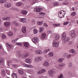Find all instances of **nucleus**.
I'll use <instances>...</instances> for the list:
<instances>
[{
    "label": "nucleus",
    "instance_id": "f257e3e1",
    "mask_svg": "<svg viewBox=\"0 0 78 78\" xmlns=\"http://www.w3.org/2000/svg\"><path fill=\"white\" fill-rule=\"evenodd\" d=\"M17 55L20 58L21 56H22V58L23 59H25L28 56V54H20V51H17Z\"/></svg>",
    "mask_w": 78,
    "mask_h": 78
},
{
    "label": "nucleus",
    "instance_id": "f03ea898",
    "mask_svg": "<svg viewBox=\"0 0 78 78\" xmlns=\"http://www.w3.org/2000/svg\"><path fill=\"white\" fill-rule=\"evenodd\" d=\"M66 11L64 10L60 11L58 13V17L59 18H61L64 17Z\"/></svg>",
    "mask_w": 78,
    "mask_h": 78
},
{
    "label": "nucleus",
    "instance_id": "7ed1b4c3",
    "mask_svg": "<svg viewBox=\"0 0 78 78\" xmlns=\"http://www.w3.org/2000/svg\"><path fill=\"white\" fill-rule=\"evenodd\" d=\"M39 38L37 37H35L32 39V41L34 44H37L38 42Z\"/></svg>",
    "mask_w": 78,
    "mask_h": 78
},
{
    "label": "nucleus",
    "instance_id": "20e7f679",
    "mask_svg": "<svg viewBox=\"0 0 78 78\" xmlns=\"http://www.w3.org/2000/svg\"><path fill=\"white\" fill-rule=\"evenodd\" d=\"M70 34L72 38H73V37H75V32L74 30H71L70 32Z\"/></svg>",
    "mask_w": 78,
    "mask_h": 78
},
{
    "label": "nucleus",
    "instance_id": "39448f33",
    "mask_svg": "<svg viewBox=\"0 0 78 78\" xmlns=\"http://www.w3.org/2000/svg\"><path fill=\"white\" fill-rule=\"evenodd\" d=\"M46 71V70H45V69H42L38 71L37 73L39 75H41V74H42V73H44V72H45Z\"/></svg>",
    "mask_w": 78,
    "mask_h": 78
},
{
    "label": "nucleus",
    "instance_id": "423d86ee",
    "mask_svg": "<svg viewBox=\"0 0 78 78\" xmlns=\"http://www.w3.org/2000/svg\"><path fill=\"white\" fill-rule=\"evenodd\" d=\"M46 71V70H45V69H42L38 71L37 73L39 75H41V74H42V73H44V72H45Z\"/></svg>",
    "mask_w": 78,
    "mask_h": 78
},
{
    "label": "nucleus",
    "instance_id": "0eeeda50",
    "mask_svg": "<svg viewBox=\"0 0 78 78\" xmlns=\"http://www.w3.org/2000/svg\"><path fill=\"white\" fill-rule=\"evenodd\" d=\"M54 72H55L54 69H52L50 71H49V75H50L51 76H53V73Z\"/></svg>",
    "mask_w": 78,
    "mask_h": 78
},
{
    "label": "nucleus",
    "instance_id": "6e6552de",
    "mask_svg": "<svg viewBox=\"0 0 78 78\" xmlns=\"http://www.w3.org/2000/svg\"><path fill=\"white\" fill-rule=\"evenodd\" d=\"M59 45V44L56 42V40H54L53 41V46L54 47H57Z\"/></svg>",
    "mask_w": 78,
    "mask_h": 78
},
{
    "label": "nucleus",
    "instance_id": "1a4fd4ad",
    "mask_svg": "<svg viewBox=\"0 0 78 78\" xmlns=\"http://www.w3.org/2000/svg\"><path fill=\"white\" fill-rule=\"evenodd\" d=\"M4 24L5 26V27H8L10 26V25H11L10 22L9 21L4 22Z\"/></svg>",
    "mask_w": 78,
    "mask_h": 78
},
{
    "label": "nucleus",
    "instance_id": "9d476101",
    "mask_svg": "<svg viewBox=\"0 0 78 78\" xmlns=\"http://www.w3.org/2000/svg\"><path fill=\"white\" fill-rule=\"evenodd\" d=\"M67 34L66 32L63 33L62 34V40H64L66 37V36Z\"/></svg>",
    "mask_w": 78,
    "mask_h": 78
},
{
    "label": "nucleus",
    "instance_id": "9b49d317",
    "mask_svg": "<svg viewBox=\"0 0 78 78\" xmlns=\"http://www.w3.org/2000/svg\"><path fill=\"white\" fill-rule=\"evenodd\" d=\"M70 39L69 37H67L66 38L65 37L63 40H62V41H63V43H64V44H66L67 42L69 41Z\"/></svg>",
    "mask_w": 78,
    "mask_h": 78
},
{
    "label": "nucleus",
    "instance_id": "f8f14e48",
    "mask_svg": "<svg viewBox=\"0 0 78 78\" xmlns=\"http://www.w3.org/2000/svg\"><path fill=\"white\" fill-rule=\"evenodd\" d=\"M42 9V8H36L34 9V11L36 12H41Z\"/></svg>",
    "mask_w": 78,
    "mask_h": 78
},
{
    "label": "nucleus",
    "instance_id": "ddd939ff",
    "mask_svg": "<svg viewBox=\"0 0 78 78\" xmlns=\"http://www.w3.org/2000/svg\"><path fill=\"white\" fill-rule=\"evenodd\" d=\"M5 6L6 8H10L11 6V5L9 2H7L5 3Z\"/></svg>",
    "mask_w": 78,
    "mask_h": 78
},
{
    "label": "nucleus",
    "instance_id": "4468645a",
    "mask_svg": "<svg viewBox=\"0 0 78 78\" xmlns=\"http://www.w3.org/2000/svg\"><path fill=\"white\" fill-rule=\"evenodd\" d=\"M49 65V63L47 62H45L43 64V66L44 67H48Z\"/></svg>",
    "mask_w": 78,
    "mask_h": 78
},
{
    "label": "nucleus",
    "instance_id": "2eb2a0df",
    "mask_svg": "<svg viewBox=\"0 0 78 78\" xmlns=\"http://www.w3.org/2000/svg\"><path fill=\"white\" fill-rule=\"evenodd\" d=\"M27 12H27V11H26V10H23L21 11V13L23 14V15H27Z\"/></svg>",
    "mask_w": 78,
    "mask_h": 78
},
{
    "label": "nucleus",
    "instance_id": "dca6fc26",
    "mask_svg": "<svg viewBox=\"0 0 78 78\" xmlns=\"http://www.w3.org/2000/svg\"><path fill=\"white\" fill-rule=\"evenodd\" d=\"M45 37H46V34L45 33L42 34L41 35V38L42 39H45Z\"/></svg>",
    "mask_w": 78,
    "mask_h": 78
},
{
    "label": "nucleus",
    "instance_id": "f3484780",
    "mask_svg": "<svg viewBox=\"0 0 78 78\" xmlns=\"http://www.w3.org/2000/svg\"><path fill=\"white\" fill-rule=\"evenodd\" d=\"M25 61L27 63H28L29 64H31V60L30 58H27L26 59Z\"/></svg>",
    "mask_w": 78,
    "mask_h": 78
},
{
    "label": "nucleus",
    "instance_id": "a211bd4d",
    "mask_svg": "<svg viewBox=\"0 0 78 78\" xmlns=\"http://www.w3.org/2000/svg\"><path fill=\"white\" fill-rule=\"evenodd\" d=\"M23 5V3L22 2H18L16 3V5L17 6H20Z\"/></svg>",
    "mask_w": 78,
    "mask_h": 78
},
{
    "label": "nucleus",
    "instance_id": "6ab92c4d",
    "mask_svg": "<svg viewBox=\"0 0 78 78\" xmlns=\"http://www.w3.org/2000/svg\"><path fill=\"white\" fill-rule=\"evenodd\" d=\"M22 31L23 33H26V27L24 26L22 28Z\"/></svg>",
    "mask_w": 78,
    "mask_h": 78
},
{
    "label": "nucleus",
    "instance_id": "aec40b11",
    "mask_svg": "<svg viewBox=\"0 0 78 78\" xmlns=\"http://www.w3.org/2000/svg\"><path fill=\"white\" fill-rule=\"evenodd\" d=\"M42 53V51L40 50H38L35 51V53L36 54H41Z\"/></svg>",
    "mask_w": 78,
    "mask_h": 78
},
{
    "label": "nucleus",
    "instance_id": "412c9836",
    "mask_svg": "<svg viewBox=\"0 0 78 78\" xmlns=\"http://www.w3.org/2000/svg\"><path fill=\"white\" fill-rule=\"evenodd\" d=\"M23 44L25 47L27 48L29 46V43L28 42H24Z\"/></svg>",
    "mask_w": 78,
    "mask_h": 78
},
{
    "label": "nucleus",
    "instance_id": "4be33fe9",
    "mask_svg": "<svg viewBox=\"0 0 78 78\" xmlns=\"http://www.w3.org/2000/svg\"><path fill=\"white\" fill-rule=\"evenodd\" d=\"M60 36H59V35L58 34H56L55 36V40H59V37Z\"/></svg>",
    "mask_w": 78,
    "mask_h": 78
},
{
    "label": "nucleus",
    "instance_id": "5701e85b",
    "mask_svg": "<svg viewBox=\"0 0 78 78\" xmlns=\"http://www.w3.org/2000/svg\"><path fill=\"white\" fill-rule=\"evenodd\" d=\"M20 22L23 23H25L26 22V18H23L20 19Z\"/></svg>",
    "mask_w": 78,
    "mask_h": 78
},
{
    "label": "nucleus",
    "instance_id": "b1692460",
    "mask_svg": "<svg viewBox=\"0 0 78 78\" xmlns=\"http://www.w3.org/2000/svg\"><path fill=\"white\" fill-rule=\"evenodd\" d=\"M14 25L16 26V27H18V26H19V23H18L16 21H15L14 22Z\"/></svg>",
    "mask_w": 78,
    "mask_h": 78
},
{
    "label": "nucleus",
    "instance_id": "393cba45",
    "mask_svg": "<svg viewBox=\"0 0 78 78\" xmlns=\"http://www.w3.org/2000/svg\"><path fill=\"white\" fill-rule=\"evenodd\" d=\"M70 53H72L73 54H75L76 52H75V50H74L73 49H71L69 51Z\"/></svg>",
    "mask_w": 78,
    "mask_h": 78
},
{
    "label": "nucleus",
    "instance_id": "a878e982",
    "mask_svg": "<svg viewBox=\"0 0 78 78\" xmlns=\"http://www.w3.org/2000/svg\"><path fill=\"white\" fill-rule=\"evenodd\" d=\"M2 19L3 20H10V19L8 17L5 18H2Z\"/></svg>",
    "mask_w": 78,
    "mask_h": 78
},
{
    "label": "nucleus",
    "instance_id": "bb28decb",
    "mask_svg": "<svg viewBox=\"0 0 78 78\" xmlns=\"http://www.w3.org/2000/svg\"><path fill=\"white\" fill-rule=\"evenodd\" d=\"M11 63H12V62L11 61V60H9L7 62V66H8L9 67V64H10Z\"/></svg>",
    "mask_w": 78,
    "mask_h": 78
},
{
    "label": "nucleus",
    "instance_id": "cd10ccee",
    "mask_svg": "<svg viewBox=\"0 0 78 78\" xmlns=\"http://www.w3.org/2000/svg\"><path fill=\"white\" fill-rule=\"evenodd\" d=\"M48 56L49 57H53V54L52 52H50L48 54Z\"/></svg>",
    "mask_w": 78,
    "mask_h": 78
},
{
    "label": "nucleus",
    "instance_id": "c85d7f7f",
    "mask_svg": "<svg viewBox=\"0 0 78 78\" xmlns=\"http://www.w3.org/2000/svg\"><path fill=\"white\" fill-rule=\"evenodd\" d=\"M34 34H37V33H38V31L35 28L34 29Z\"/></svg>",
    "mask_w": 78,
    "mask_h": 78
},
{
    "label": "nucleus",
    "instance_id": "c756f323",
    "mask_svg": "<svg viewBox=\"0 0 78 78\" xmlns=\"http://www.w3.org/2000/svg\"><path fill=\"white\" fill-rule=\"evenodd\" d=\"M7 34H8V36H12L13 33H12V32L10 31Z\"/></svg>",
    "mask_w": 78,
    "mask_h": 78
},
{
    "label": "nucleus",
    "instance_id": "7c9ffc66",
    "mask_svg": "<svg viewBox=\"0 0 78 78\" xmlns=\"http://www.w3.org/2000/svg\"><path fill=\"white\" fill-rule=\"evenodd\" d=\"M37 2H38V0H33L32 1V3L33 5L35 3Z\"/></svg>",
    "mask_w": 78,
    "mask_h": 78
},
{
    "label": "nucleus",
    "instance_id": "2f4dec72",
    "mask_svg": "<svg viewBox=\"0 0 78 78\" xmlns=\"http://www.w3.org/2000/svg\"><path fill=\"white\" fill-rule=\"evenodd\" d=\"M18 73L20 75H23V72L22 70H18Z\"/></svg>",
    "mask_w": 78,
    "mask_h": 78
},
{
    "label": "nucleus",
    "instance_id": "473e14b6",
    "mask_svg": "<svg viewBox=\"0 0 78 78\" xmlns=\"http://www.w3.org/2000/svg\"><path fill=\"white\" fill-rule=\"evenodd\" d=\"M12 47V45L11 44V45L8 44L7 45V47L8 48H11Z\"/></svg>",
    "mask_w": 78,
    "mask_h": 78
},
{
    "label": "nucleus",
    "instance_id": "72a5a7b5",
    "mask_svg": "<svg viewBox=\"0 0 78 78\" xmlns=\"http://www.w3.org/2000/svg\"><path fill=\"white\" fill-rule=\"evenodd\" d=\"M6 2V0H0V3H3Z\"/></svg>",
    "mask_w": 78,
    "mask_h": 78
},
{
    "label": "nucleus",
    "instance_id": "f704fd0d",
    "mask_svg": "<svg viewBox=\"0 0 78 78\" xmlns=\"http://www.w3.org/2000/svg\"><path fill=\"white\" fill-rule=\"evenodd\" d=\"M2 76H5V70L4 69H3L2 70Z\"/></svg>",
    "mask_w": 78,
    "mask_h": 78
},
{
    "label": "nucleus",
    "instance_id": "c9c22d12",
    "mask_svg": "<svg viewBox=\"0 0 78 78\" xmlns=\"http://www.w3.org/2000/svg\"><path fill=\"white\" fill-rule=\"evenodd\" d=\"M40 33H42V31H43V30H44V28L40 27Z\"/></svg>",
    "mask_w": 78,
    "mask_h": 78
},
{
    "label": "nucleus",
    "instance_id": "e433bc0d",
    "mask_svg": "<svg viewBox=\"0 0 78 78\" xmlns=\"http://www.w3.org/2000/svg\"><path fill=\"white\" fill-rule=\"evenodd\" d=\"M64 59L63 58H60L58 59V62H62L63 61H64Z\"/></svg>",
    "mask_w": 78,
    "mask_h": 78
},
{
    "label": "nucleus",
    "instance_id": "4c0bfd02",
    "mask_svg": "<svg viewBox=\"0 0 78 78\" xmlns=\"http://www.w3.org/2000/svg\"><path fill=\"white\" fill-rule=\"evenodd\" d=\"M59 5L58 2H55L53 4V6H57V5Z\"/></svg>",
    "mask_w": 78,
    "mask_h": 78
},
{
    "label": "nucleus",
    "instance_id": "58836bf2",
    "mask_svg": "<svg viewBox=\"0 0 78 78\" xmlns=\"http://www.w3.org/2000/svg\"><path fill=\"white\" fill-rule=\"evenodd\" d=\"M38 25H41L43 23V22H37Z\"/></svg>",
    "mask_w": 78,
    "mask_h": 78
},
{
    "label": "nucleus",
    "instance_id": "ea45409f",
    "mask_svg": "<svg viewBox=\"0 0 78 78\" xmlns=\"http://www.w3.org/2000/svg\"><path fill=\"white\" fill-rule=\"evenodd\" d=\"M76 15V12H73L71 14V16H75Z\"/></svg>",
    "mask_w": 78,
    "mask_h": 78
},
{
    "label": "nucleus",
    "instance_id": "a19ab883",
    "mask_svg": "<svg viewBox=\"0 0 78 78\" xmlns=\"http://www.w3.org/2000/svg\"><path fill=\"white\" fill-rule=\"evenodd\" d=\"M35 61L36 62H39V58L38 57H37L35 59Z\"/></svg>",
    "mask_w": 78,
    "mask_h": 78
},
{
    "label": "nucleus",
    "instance_id": "79ce46f5",
    "mask_svg": "<svg viewBox=\"0 0 78 78\" xmlns=\"http://www.w3.org/2000/svg\"><path fill=\"white\" fill-rule=\"evenodd\" d=\"M11 76H12V77L16 76H17V74L15 73H13V74H12Z\"/></svg>",
    "mask_w": 78,
    "mask_h": 78
},
{
    "label": "nucleus",
    "instance_id": "37998d69",
    "mask_svg": "<svg viewBox=\"0 0 78 78\" xmlns=\"http://www.w3.org/2000/svg\"><path fill=\"white\" fill-rule=\"evenodd\" d=\"M60 24H53V26L54 27H57V26H59Z\"/></svg>",
    "mask_w": 78,
    "mask_h": 78
},
{
    "label": "nucleus",
    "instance_id": "c03bdc74",
    "mask_svg": "<svg viewBox=\"0 0 78 78\" xmlns=\"http://www.w3.org/2000/svg\"><path fill=\"white\" fill-rule=\"evenodd\" d=\"M3 58L0 57V64H1L2 62H3Z\"/></svg>",
    "mask_w": 78,
    "mask_h": 78
},
{
    "label": "nucleus",
    "instance_id": "a18cd8bd",
    "mask_svg": "<svg viewBox=\"0 0 78 78\" xmlns=\"http://www.w3.org/2000/svg\"><path fill=\"white\" fill-rule=\"evenodd\" d=\"M16 44L18 45H19L20 46H21V45H22V43H21L16 42Z\"/></svg>",
    "mask_w": 78,
    "mask_h": 78
},
{
    "label": "nucleus",
    "instance_id": "49530a36",
    "mask_svg": "<svg viewBox=\"0 0 78 78\" xmlns=\"http://www.w3.org/2000/svg\"><path fill=\"white\" fill-rule=\"evenodd\" d=\"M69 67H72V63L71 62H70L69 63Z\"/></svg>",
    "mask_w": 78,
    "mask_h": 78
},
{
    "label": "nucleus",
    "instance_id": "de8ad7c7",
    "mask_svg": "<svg viewBox=\"0 0 78 78\" xmlns=\"http://www.w3.org/2000/svg\"><path fill=\"white\" fill-rule=\"evenodd\" d=\"M58 77L59 78H63V75L62 74H61L60 76H58Z\"/></svg>",
    "mask_w": 78,
    "mask_h": 78
},
{
    "label": "nucleus",
    "instance_id": "09e8293b",
    "mask_svg": "<svg viewBox=\"0 0 78 78\" xmlns=\"http://www.w3.org/2000/svg\"><path fill=\"white\" fill-rule=\"evenodd\" d=\"M69 23V22L66 21V22L64 23L63 25H67V24H68V23Z\"/></svg>",
    "mask_w": 78,
    "mask_h": 78
},
{
    "label": "nucleus",
    "instance_id": "8fccbe9b",
    "mask_svg": "<svg viewBox=\"0 0 78 78\" xmlns=\"http://www.w3.org/2000/svg\"><path fill=\"white\" fill-rule=\"evenodd\" d=\"M23 66H24V67H28L29 65H27L26 64H23Z\"/></svg>",
    "mask_w": 78,
    "mask_h": 78
},
{
    "label": "nucleus",
    "instance_id": "3c124183",
    "mask_svg": "<svg viewBox=\"0 0 78 78\" xmlns=\"http://www.w3.org/2000/svg\"><path fill=\"white\" fill-rule=\"evenodd\" d=\"M2 37V39H5V38H6V36L5 35V34H3Z\"/></svg>",
    "mask_w": 78,
    "mask_h": 78
},
{
    "label": "nucleus",
    "instance_id": "603ef678",
    "mask_svg": "<svg viewBox=\"0 0 78 78\" xmlns=\"http://www.w3.org/2000/svg\"><path fill=\"white\" fill-rule=\"evenodd\" d=\"M18 39H19L17 38L15 40H12V42H13V43H15V42H16V41H17V40H18Z\"/></svg>",
    "mask_w": 78,
    "mask_h": 78
},
{
    "label": "nucleus",
    "instance_id": "864d4df0",
    "mask_svg": "<svg viewBox=\"0 0 78 78\" xmlns=\"http://www.w3.org/2000/svg\"><path fill=\"white\" fill-rule=\"evenodd\" d=\"M38 60L39 61H41V60H42V58L41 57H38Z\"/></svg>",
    "mask_w": 78,
    "mask_h": 78
},
{
    "label": "nucleus",
    "instance_id": "5fc2aeb1",
    "mask_svg": "<svg viewBox=\"0 0 78 78\" xmlns=\"http://www.w3.org/2000/svg\"><path fill=\"white\" fill-rule=\"evenodd\" d=\"M73 42L72 41H69L68 42V44L69 45H71L72 44Z\"/></svg>",
    "mask_w": 78,
    "mask_h": 78
},
{
    "label": "nucleus",
    "instance_id": "6e6d98bb",
    "mask_svg": "<svg viewBox=\"0 0 78 78\" xmlns=\"http://www.w3.org/2000/svg\"><path fill=\"white\" fill-rule=\"evenodd\" d=\"M40 14H41V15H42L43 16H44L45 14V13L43 12H40L39 13Z\"/></svg>",
    "mask_w": 78,
    "mask_h": 78
},
{
    "label": "nucleus",
    "instance_id": "4d7b16f0",
    "mask_svg": "<svg viewBox=\"0 0 78 78\" xmlns=\"http://www.w3.org/2000/svg\"><path fill=\"white\" fill-rule=\"evenodd\" d=\"M68 55L67 53L64 54L63 55L64 57H67V58Z\"/></svg>",
    "mask_w": 78,
    "mask_h": 78
},
{
    "label": "nucleus",
    "instance_id": "13d9d810",
    "mask_svg": "<svg viewBox=\"0 0 78 78\" xmlns=\"http://www.w3.org/2000/svg\"><path fill=\"white\" fill-rule=\"evenodd\" d=\"M43 25L46 27H48V25H47V23H44L43 24Z\"/></svg>",
    "mask_w": 78,
    "mask_h": 78
},
{
    "label": "nucleus",
    "instance_id": "bf43d9fd",
    "mask_svg": "<svg viewBox=\"0 0 78 78\" xmlns=\"http://www.w3.org/2000/svg\"><path fill=\"white\" fill-rule=\"evenodd\" d=\"M48 34H51L52 33V31L51 30L48 31Z\"/></svg>",
    "mask_w": 78,
    "mask_h": 78
},
{
    "label": "nucleus",
    "instance_id": "052dcab7",
    "mask_svg": "<svg viewBox=\"0 0 78 78\" xmlns=\"http://www.w3.org/2000/svg\"><path fill=\"white\" fill-rule=\"evenodd\" d=\"M72 56V55L71 54H69L67 56V58H69Z\"/></svg>",
    "mask_w": 78,
    "mask_h": 78
},
{
    "label": "nucleus",
    "instance_id": "680f3d73",
    "mask_svg": "<svg viewBox=\"0 0 78 78\" xmlns=\"http://www.w3.org/2000/svg\"><path fill=\"white\" fill-rule=\"evenodd\" d=\"M47 49H46L44 51V53H47Z\"/></svg>",
    "mask_w": 78,
    "mask_h": 78
},
{
    "label": "nucleus",
    "instance_id": "e2e57ef3",
    "mask_svg": "<svg viewBox=\"0 0 78 78\" xmlns=\"http://www.w3.org/2000/svg\"><path fill=\"white\" fill-rule=\"evenodd\" d=\"M75 20H71V23H75Z\"/></svg>",
    "mask_w": 78,
    "mask_h": 78
},
{
    "label": "nucleus",
    "instance_id": "0e129e2a",
    "mask_svg": "<svg viewBox=\"0 0 78 78\" xmlns=\"http://www.w3.org/2000/svg\"><path fill=\"white\" fill-rule=\"evenodd\" d=\"M30 67V68H33V66L31 65H29V67Z\"/></svg>",
    "mask_w": 78,
    "mask_h": 78
},
{
    "label": "nucleus",
    "instance_id": "69168bd1",
    "mask_svg": "<svg viewBox=\"0 0 78 78\" xmlns=\"http://www.w3.org/2000/svg\"><path fill=\"white\" fill-rule=\"evenodd\" d=\"M69 3L68 2H64L63 3V5H68Z\"/></svg>",
    "mask_w": 78,
    "mask_h": 78
},
{
    "label": "nucleus",
    "instance_id": "338daca9",
    "mask_svg": "<svg viewBox=\"0 0 78 78\" xmlns=\"http://www.w3.org/2000/svg\"><path fill=\"white\" fill-rule=\"evenodd\" d=\"M13 67H16V66H17V65L16 64H14L12 65Z\"/></svg>",
    "mask_w": 78,
    "mask_h": 78
},
{
    "label": "nucleus",
    "instance_id": "774afa93",
    "mask_svg": "<svg viewBox=\"0 0 78 78\" xmlns=\"http://www.w3.org/2000/svg\"><path fill=\"white\" fill-rule=\"evenodd\" d=\"M12 78H17V76L12 77Z\"/></svg>",
    "mask_w": 78,
    "mask_h": 78
}]
</instances>
